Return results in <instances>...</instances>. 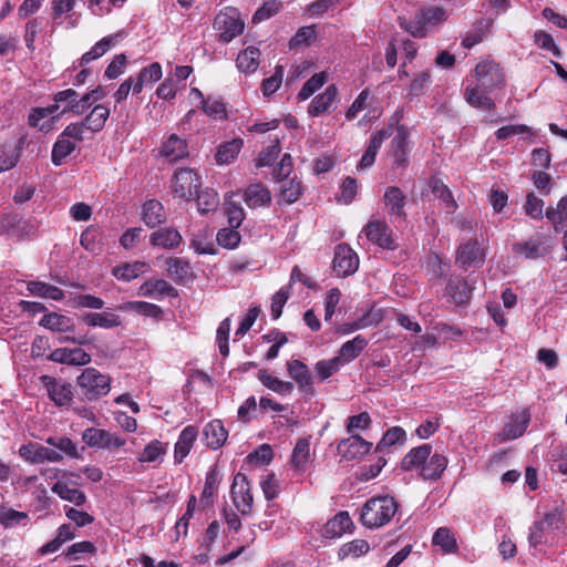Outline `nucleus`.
<instances>
[{
	"label": "nucleus",
	"mask_w": 567,
	"mask_h": 567,
	"mask_svg": "<svg viewBox=\"0 0 567 567\" xmlns=\"http://www.w3.org/2000/svg\"><path fill=\"white\" fill-rule=\"evenodd\" d=\"M400 27L416 38H423L426 35L427 32V29L423 23V20L420 19L419 11L415 13L412 20L400 18Z\"/></svg>",
	"instance_id": "nucleus-62"
},
{
	"label": "nucleus",
	"mask_w": 567,
	"mask_h": 567,
	"mask_svg": "<svg viewBox=\"0 0 567 567\" xmlns=\"http://www.w3.org/2000/svg\"><path fill=\"white\" fill-rule=\"evenodd\" d=\"M40 326L54 332H69L74 330L73 320L61 313H47L40 320Z\"/></svg>",
	"instance_id": "nucleus-35"
},
{
	"label": "nucleus",
	"mask_w": 567,
	"mask_h": 567,
	"mask_svg": "<svg viewBox=\"0 0 567 567\" xmlns=\"http://www.w3.org/2000/svg\"><path fill=\"white\" fill-rule=\"evenodd\" d=\"M551 245L549 244L548 237L544 234H534L527 240L515 243L513 245V251L516 255L523 256L526 259H538L549 254Z\"/></svg>",
	"instance_id": "nucleus-7"
},
{
	"label": "nucleus",
	"mask_w": 567,
	"mask_h": 567,
	"mask_svg": "<svg viewBox=\"0 0 567 567\" xmlns=\"http://www.w3.org/2000/svg\"><path fill=\"white\" fill-rule=\"evenodd\" d=\"M167 452V444L158 440L151 441L138 454L137 460L141 463L161 462Z\"/></svg>",
	"instance_id": "nucleus-47"
},
{
	"label": "nucleus",
	"mask_w": 567,
	"mask_h": 567,
	"mask_svg": "<svg viewBox=\"0 0 567 567\" xmlns=\"http://www.w3.org/2000/svg\"><path fill=\"white\" fill-rule=\"evenodd\" d=\"M372 443L365 441L360 435H350L342 440L337 447L338 454L348 461L364 456L370 452Z\"/></svg>",
	"instance_id": "nucleus-13"
},
{
	"label": "nucleus",
	"mask_w": 567,
	"mask_h": 567,
	"mask_svg": "<svg viewBox=\"0 0 567 567\" xmlns=\"http://www.w3.org/2000/svg\"><path fill=\"white\" fill-rule=\"evenodd\" d=\"M49 359L69 365H85L91 362V355L81 348L55 349L50 353Z\"/></svg>",
	"instance_id": "nucleus-16"
},
{
	"label": "nucleus",
	"mask_w": 567,
	"mask_h": 567,
	"mask_svg": "<svg viewBox=\"0 0 567 567\" xmlns=\"http://www.w3.org/2000/svg\"><path fill=\"white\" fill-rule=\"evenodd\" d=\"M161 155L168 162L174 163L188 156V145L186 140L171 134L161 147Z\"/></svg>",
	"instance_id": "nucleus-18"
},
{
	"label": "nucleus",
	"mask_w": 567,
	"mask_h": 567,
	"mask_svg": "<svg viewBox=\"0 0 567 567\" xmlns=\"http://www.w3.org/2000/svg\"><path fill=\"white\" fill-rule=\"evenodd\" d=\"M529 415L526 413L512 419L511 422L504 426L502 433L499 434L501 440L511 441L522 436L527 429Z\"/></svg>",
	"instance_id": "nucleus-43"
},
{
	"label": "nucleus",
	"mask_w": 567,
	"mask_h": 567,
	"mask_svg": "<svg viewBox=\"0 0 567 567\" xmlns=\"http://www.w3.org/2000/svg\"><path fill=\"white\" fill-rule=\"evenodd\" d=\"M82 440L91 447L106 449L109 432L101 429L90 427L82 433Z\"/></svg>",
	"instance_id": "nucleus-57"
},
{
	"label": "nucleus",
	"mask_w": 567,
	"mask_h": 567,
	"mask_svg": "<svg viewBox=\"0 0 567 567\" xmlns=\"http://www.w3.org/2000/svg\"><path fill=\"white\" fill-rule=\"evenodd\" d=\"M287 372L298 385L300 392L307 396L315 395L313 381L309 368L300 360H290L287 362Z\"/></svg>",
	"instance_id": "nucleus-11"
},
{
	"label": "nucleus",
	"mask_w": 567,
	"mask_h": 567,
	"mask_svg": "<svg viewBox=\"0 0 567 567\" xmlns=\"http://www.w3.org/2000/svg\"><path fill=\"white\" fill-rule=\"evenodd\" d=\"M138 295L161 299L164 296L175 297L177 296V291L164 279H151L141 285Z\"/></svg>",
	"instance_id": "nucleus-20"
},
{
	"label": "nucleus",
	"mask_w": 567,
	"mask_h": 567,
	"mask_svg": "<svg viewBox=\"0 0 567 567\" xmlns=\"http://www.w3.org/2000/svg\"><path fill=\"white\" fill-rule=\"evenodd\" d=\"M546 217L553 224L555 231H567V197H563L557 207H548Z\"/></svg>",
	"instance_id": "nucleus-41"
},
{
	"label": "nucleus",
	"mask_w": 567,
	"mask_h": 567,
	"mask_svg": "<svg viewBox=\"0 0 567 567\" xmlns=\"http://www.w3.org/2000/svg\"><path fill=\"white\" fill-rule=\"evenodd\" d=\"M474 76L476 83L468 84L465 90L467 103L484 111L493 110L495 103L488 93L505 85V76L499 64L493 60L482 61L476 65Z\"/></svg>",
	"instance_id": "nucleus-1"
},
{
	"label": "nucleus",
	"mask_w": 567,
	"mask_h": 567,
	"mask_svg": "<svg viewBox=\"0 0 567 567\" xmlns=\"http://www.w3.org/2000/svg\"><path fill=\"white\" fill-rule=\"evenodd\" d=\"M241 145L243 142L240 140L223 143L216 152V162L220 165L231 163L239 154Z\"/></svg>",
	"instance_id": "nucleus-51"
},
{
	"label": "nucleus",
	"mask_w": 567,
	"mask_h": 567,
	"mask_svg": "<svg viewBox=\"0 0 567 567\" xmlns=\"http://www.w3.org/2000/svg\"><path fill=\"white\" fill-rule=\"evenodd\" d=\"M75 142L59 135L52 148L51 159L55 166H60L64 159L75 150Z\"/></svg>",
	"instance_id": "nucleus-50"
},
{
	"label": "nucleus",
	"mask_w": 567,
	"mask_h": 567,
	"mask_svg": "<svg viewBox=\"0 0 567 567\" xmlns=\"http://www.w3.org/2000/svg\"><path fill=\"white\" fill-rule=\"evenodd\" d=\"M280 182V197L288 204L297 202L302 194L301 182L296 178H285Z\"/></svg>",
	"instance_id": "nucleus-53"
},
{
	"label": "nucleus",
	"mask_w": 567,
	"mask_h": 567,
	"mask_svg": "<svg viewBox=\"0 0 567 567\" xmlns=\"http://www.w3.org/2000/svg\"><path fill=\"white\" fill-rule=\"evenodd\" d=\"M337 94H338L337 87L334 85H329L322 94L317 95L312 100V102L309 105V110H308L309 114L312 116H318L321 113L329 110V107L334 102Z\"/></svg>",
	"instance_id": "nucleus-40"
},
{
	"label": "nucleus",
	"mask_w": 567,
	"mask_h": 567,
	"mask_svg": "<svg viewBox=\"0 0 567 567\" xmlns=\"http://www.w3.org/2000/svg\"><path fill=\"white\" fill-rule=\"evenodd\" d=\"M45 443L58 451L59 453L70 458H82V451H84V447H81V450L78 447V445L68 436H49L45 440Z\"/></svg>",
	"instance_id": "nucleus-29"
},
{
	"label": "nucleus",
	"mask_w": 567,
	"mask_h": 567,
	"mask_svg": "<svg viewBox=\"0 0 567 567\" xmlns=\"http://www.w3.org/2000/svg\"><path fill=\"white\" fill-rule=\"evenodd\" d=\"M18 453L21 458L30 464L59 463L63 460L61 453L37 442L21 445Z\"/></svg>",
	"instance_id": "nucleus-6"
},
{
	"label": "nucleus",
	"mask_w": 567,
	"mask_h": 567,
	"mask_svg": "<svg viewBox=\"0 0 567 567\" xmlns=\"http://www.w3.org/2000/svg\"><path fill=\"white\" fill-rule=\"evenodd\" d=\"M244 200L250 208L265 207L271 202V193L264 184L255 183L245 189Z\"/></svg>",
	"instance_id": "nucleus-21"
},
{
	"label": "nucleus",
	"mask_w": 567,
	"mask_h": 567,
	"mask_svg": "<svg viewBox=\"0 0 567 567\" xmlns=\"http://www.w3.org/2000/svg\"><path fill=\"white\" fill-rule=\"evenodd\" d=\"M326 82L323 72L312 75L301 87L298 93L299 101L308 100L316 91H318Z\"/></svg>",
	"instance_id": "nucleus-60"
},
{
	"label": "nucleus",
	"mask_w": 567,
	"mask_h": 567,
	"mask_svg": "<svg viewBox=\"0 0 567 567\" xmlns=\"http://www.w3.org/2000/svg\"><path fill=\"white\" fill-rule=\"evenodd\" d=\"M365 236L369 240L385 249H394V241L391 236L389 226L379 220L369 221L364 228Z\"/></svg>",
	"instance_id": "nucleus-17"
},
{
	"label": "nucleus",
	"mask_w": 567,
	"mask_h": 567,
	"mask_svg": "<svg viewBox=\"0 0 567 567\" xmlns=\"http://www.w3.org/2000/svg\"><path fill=\"white\" fill-rule=\"evenodd\" d=\"M76 382L87 400H96L106 395L111 389L110 377L102 374L94 368H86L78 377Z\"/></svg>",
	"instance_id": "nucleus-3"
},
{
	"label": "nucleus",
	"mask_w": 567,
	"mask_h": 567,
	"mask_svg": "<svg viewBox=\"0 0 567 567\" xmlns=\"http://www.w3.org/2000/svg\"><path fill=\"white\" fill-rule=\"evenodd\" d=\"M431 453L432 446L430 444L414 447L402 458L401 466L404 471H417L420 473Z\"/></svg>",
	"instance_id": "nucleus-22"
},
{
	"label": "nucleus",
	"mask_w": 567,
	"mask_h": 567,
	"mask_svg": "<svg viewBox=\"0 0 567 567\" xmlns=\"http://www.w3.org/2000/svg\"><path fill=\"white\" fill-rule=\"evenodd\" d=\"M340 358L334 357L329 360H320L315 365V371L317 375L320 378V380H326L329 377H331L333 373H336L340 365H341Z\"/></svg>",
	"instance_id": "nucleus-63"
},
{
	"label": "nucleus",
	"mask_w": 567,
	"mask_h": 567,
	"mask_svg": "<svg viewBox=\"0 0 567 567\" xmlns=\"http://www.w3.org/2000/svg\"><path fill=\"white\" fill-rule=\"evenodd\" d=\"M433 545L441 547L445 553H453L457 549L456 539L446 527H440L433 535Z\"/></svg>",
	"instance_id": "nucleus-56"
},
{
	"label": "nucleus",
	"mask_w": 567,
	"mask_h": 567,
	"mask_svg": "<svg viewBox=\"0 0 567 567\" xmlns=\"http://www.w3.org/2000/svg\"><path fill=\"white\" fill-rule=\"evenodd\" d=\"M408 140L409 133L404 126H399L396 128V134L393 137L392 145V156L394 158V163L398 166H405L408 162Z\"/></svg>",
	"instance_id": "nucleus-27"
},
{
	"label": "nucleus",
	"mask_w": 567,
	"mask_h": 567,
	"mask_svg": "<svg viewBox=\"0 0 567 567\" xmlns=\"http://www.w3.org/2000/svg\"><path fill=\"white\" fill-rule=\"evenodd\" d=\"M447 458L439 453L429 456L420 471V476L424 480H437L447 466Z\"/></svg>",
	"instance_id": "nucleus-31"
},
{
	"label": "nucleus",
	"mask_w": 567,
	"mask_h": 567,
	"mask_svg": "<svg viewBox=\"0 0 567 567\" xmlns=\"http://www.w3.org/2000/svg\"><path fill=\"white\" fill-rule=\"evenodd\" d=\"M567 518V509L564 502H555V506L547 513H545L544 518L540 522H544V525L547 529L555 530L560 529L565 524Z\"/></svg>",
	"instance_id": "nucleus-45"
},
{
	"label": "nucleus",
	"mask_w": 567,
	"mask_h": 567,
	"mask_svg": "<svg viewBox=\"0 0 567 567\" xmlns=\"http://www.w3.org/2000/svg\"><path fill=\"white\" fill-rule=\"evenodd\" d=\"M485 259L484 249L481 248L478 241L470 240L458 247L456 252V262L463 269L471 267L478 268L483 265Z\"/></svg>",
	"instance_id": "nucleus-10"
},
{
	"label": "nucleus",
	"mask_w": 567,
	"mask_h": 567,
	"mask_svg": "<svg viewBox=\"0 0 567 567\" xmlns=\"http://www.w3.org/2000/svg\"><path fill=\"white\" fill-rule=\"evenodd\" d=\"M82 321L89 327H99L103 329H112L121 324L120 316L110 312H89L82 317Z\"/></svg>",
	"instance_id": "nucleus-30"
},
{
	"label": "nucleus",
	"mask_w": 567,
	"mask_h": 567,
	"mask_svg": "<svg viewBox=\"0 0 567 567\" xmlns=\"http://www.w3.org/2000/svg\"><path fill=\"white\" fill-rule=\"evenodd\" d=\"M236 508L244 515L249 514L252 506V495L246 475L237 473L230 489Z\"/></svg>",
	"instance_id": "nucleus-9"
},
{
	"label": "nucleus",
	"mask_w": 567,
	"mask_h": 567,
	"mask_svg": "<svg viewBox=\"0 0 567 567\" xmlns=\"http://www.w3.org/2000/svg\"><path fill=\"white\" fill-rule=\"evenodd\" d=\"M257 378L264 386L282 396L290 395L295 389L292 382L280 380L267 370H259Z\"/></svg>",
	"instance_id": "nucleus-26"
},
{
	"label": "nucleus",
	"mask_w": 567,
	"mask_h": 567,
	"mask_svg": "<svg viewBox=\"0 0 567 567\" xmlns=\"http://www.w3.org/2000/svg\"><path fill=\"white\" fill-rule=\"evenodd\" d=\"M205 444L214 450L223 446L228 437V431L220 420L208 422L203 430Z\"/></svg>",
	"instance_id": "nucleus-19"
},
{
	"label": "nucleus",
	"mask_w": 567,
	"mask_h": 567,
	"mask_svg": "<svg viewBox=\"0 0 567 567\" xmlns=\"http://www.w3.org/2000/svg\"><path fill=\"white\" fill-rule=\"evenodd\" d=\"M162 75V65L158 62H153L148 66L143 68L134 79L133 94L141 93L145 85L157 82Z\"/></svg>",
	"instance_id": "nucleus-25"
},
{
	"label": "nucleus",
	"mask_w": 567,
	"mask_h": 567,
	"mask_svg": "<svg viewBox=\"0 0 567 567\" xmlns=\"http://www.w3.org/2000/svg\"><path fill=\"white\" fill-rule=\"evenodd\" d=\"M143 220L148 227H155L165 220L164 207L155 199L147 200L143 206Z\"/></svg>",
	"instance_id": "nucleus-46"
},
{
	"label": "nucleus",
	"mask_w": 567,
	"mask_h": 567,
	"mask_svg": "<svg viewBox=\"0 0 567 567\" xmlns=\"http://www.w3.org/2000/svg\"><path fill=\"white\" fill-rule=\"evenodd\" d=\"M197 209L202 215L216 210L219 204L218 194L213 188L197 192Z\"/></svg>",
	"instance_id": "nucleus-54"
},
{
	"label": "nucleus",
	"mask_w": 567,
	"mask_h": 567,
	"mask_svg": "<svg viewBox=\"0 0 567 567\" xmlns=\"http://www.w3.org/2000/svg\"><path fill=\"white\" fill-rule=\"evenodd\" d=\"M41 381L49 398L59 406L69 404L73 399L72 385L50 375H42Z\"/></svg>",
	"instance_id": "nucleus-12"
},
{
	"label": "nucleus",
	"mask_w": 567,
	"mask_h": 567,
	"mask_svg": "<svg viewBox=\"0 0 567 567\" xmlns=\"http://www.w3.org/2000/svg\"><path fill=\"white\" fill-rule=\"evenodd\" d=\"M310 462V442L306 437L298 439L291 455V464L295 471L303 473Z\"/></svg>",
	"instance_id": "nucleus-33"
},
{
	"label": "nucleus",
	"mask_w": 567,
	"mask_h": 567,
	"mask_svg": "<svg viewBox=\"0 0 567 567\" xmlns=\"http://www.w3.org/2000/svg\"><path fill=\"white\" fill-rule=\"evenodd\" d=\"M29 292L41 298L60 301L64 298V292L56 286L42 281H30L27 286Z\"/></svg>",
	"instance_id": "nucleus-42"
},
{
	"label": "nucleus",
	"mask_w": 567,
	"mask_h": 567,
	"mask_svg": "<svg viewBox=\"0 0 567 567\" xmlns=\"http://www.w3.org/2000/svg\"><path fill=\"white\" fill-rule=\"evenodd\" d=\"M167 272L177 280H185L192 275L189 262L178 257H169L166 260Z\"/></svg>",
	"instance_id": "nucleus-55"
},
{
	"label": "nucleus",
	"mask_w": 567,
	"mask_h": 567,
	"mask_svg": "<svg viewBox=\"0 0 567 567\" xmlns=\"http://www.w3.org/2000/svg\"><path fill=\"white\" fill-rule=\"evenodd\" d=\"M214 28L218 32L220 41L228 43L243 32L244 22L235 9L227 8L216 16Z\"/></svg>",
	"instance_id": "nucleus-5"
},
{
	"label": "nucleus",
	"mask_w": 567,
	"mask_h": 567,
	"mask_svg": "<svg viewBox=\"0 0 567 567\" xmlns=\"http://www.w3.org/2000/svg\"><path fill=\"white\" fill-rule=\"evenodd\" d=\"M260 51L255 47H248L241 51L236 60L238 70L243 73H254L259 66Z\"/></svg>",
	"instance_id": "nucleus-39"
},
{
	"label": "nucleus",
	"mask_w": 567,
	"mask_h": 567,
	"mask_svg": "<svg viewBox=\"0 0 567 567\" xmlns=\"http://www.w3.org/2000/svg\"><path fill=\"white\" fill-rule=\"evenodd\" d=\"M367 346L368 340L363 336L358 334L341 346L338 358H340L342 363H349L358 358Z\"/></svg>",
	"instance_id": "nucleus-36"
},
{
	"label": "nucleus",
	"mask_w": 567,
	"mask_h": 567,
	"mask_svg": "<svg viewBox=\"0 0 567 567\" xmlns=\"http://www.w3.org/2000/svg\"><path fill=\"white\" fill-rule=\"evenodd\" d=\"M123 311H135L142 316L158 319L163 315L161 307L146 301H128L118 307Z\"/></svg>",
	"instance_id": "nucleus-48"
},
{
	"label": "nucleus",
	"mask_w": 567,
	"mask_h": 567,
	"mask_svg": "<svg viewBox=\"0 0 567 567\" xmlns=\"http://www.w3.org/2000/svg\"><path fill=\"white\" fill-rule=\"evenodd\" d=\"M122 35V32H117L114 34H110L107 37H104L99 42H96L90 51L85 52L81 60L80 65L87 64L102 55H104L112 47L115 45L118 38Z\"/></svg>",
	"instance_id": "nucleus-28"
},
{
	"label": "nucleus",
	"mask_w": 567,
	"mask_h": 567,
	"mask_svg": "<svg viewBox=\"0 0 567 567\" xmlns=\"http://www.w3.org/2000/svg\"><path fill=\"white\" fill-rule=\"evenodd\" d=\"M181 241V234L173 228H161L151 235V244L165 249H173L177 247Z\"/></svg>",
	"instance_id": "nucleus-37"
},
{
	"label": "nucleus",
	"mask_w": 567,
	"mask_h": 567,
	"mask_svg": "<svg viewBox=\"0 0 567 567\" xmlns=\"http://www.w3.org/2000/svg\"><path fill=\"white\" fill-rule=\"evenodd\" d=\"M150 269L144 261L125 262L113 268V276L122 281H131Z\"/></svg>",
	"instance_id": "nucleus-32"
},
{
	"label": "nucleus",
	"mask_w": 567,
	"mask_h": 567,
	"mask_svg": "<svg viewBox=\"0 0 567 567\" xmlns=\"http://www.w3.org/2000/svg\"><path fill=\"white\" fill-rule=\"evenodd\" d=\"M284 72L285 69L282 65H277L275 68V72L271 76L264 79L260 85L262 95L265 97L271 96L274 93H276L279 87L281 86L282 79H284Z\"/></svg>",
	"instance_id": "nucleus-58"
},
{
	"label": "nucleus",
	"mask_w": 567,
	"mask_h": 567,
	"mask_svg": "<svg viewBox=\"0 0 567 567\" xmlns=\"http://www.w3.org/2000/svg\"><path fill=\"white\" fill-rule=\"evenodd\" d=\"M359 267V257L357 252L347 244H340L336 247L333 258V269L342 277L354 274Z\"/></svg>",
	"instance_id": "nucleus-8"
},
{
	"label": "nucleus",
	"mask_w": 567,
	"mask_h": 567,
	"mask_svg": "<svg viewBox=\"0 0 567 567\" xmlns=\"http://www.w3.org/2000/svg\"><path fill=\"white\" fill-rule=\"evenodd\" d=\"M474 287L470 285L464 278L453 275L449 278L445 288V295L449 300L456 306L466 305L471 297Z\"/></svg>",
	"instance_id": "nucleus-14"
},
{
	"label": "nucleus",
	"mask_w": 567,
	"mask_h": 567,
	"mask_svg": "<svg viewBox=\"0 0 567 567\" xmlns=\"http://www.w3.org/2000/svg\"><path fill=\"white\" fill-rule=\"evenodd\" d=\"M109 116L110 109L104 104H96L83 118V122L86 125V130L96 133L103 130Z\"/></svg>",
	"instance_id": "nucleus-38"
},
{
	"label": "nucleus",
	"mask_w": 567,
	"mask_h": 567,
	"mask_svg": "<svg viewBox=\"0 0 567 567\" xmlns=\"http://www.w3.org/2000/svg\"><path fill=\"white\" fill-rule=\"evenodd\" d=\"M49 116L52 120H56L55 113L51 105L47 107H33L31 109L28 116V124L31 127L39 128L40 131H48L50 130L51 124L44 120Z\"/></svg>",
	"instance_id": "nucleus-44"
},
{
	"label": "nucleus",
	"mask_w": 567,
	"mask_h": 567,
	"mask_svg": "<svg viewBox=\"0 0 567 567\" xmlns=\"http://www.w3.org/2000/svg\"><path fill=\"white\" fill-rule=\"evenodd\" d=\"M197 429L193 425L186 426L179 434L175 444L174 458L176 463H182L189 454L190 449L197 437Z\"/></svg>",
	"instance_id": "nucleus-24"
},
{
	"label": "nucleus",
	"mask_w": 567,
	"mask_h": 567,
	"mask_svg": "<svg viewBox=\"0 0 567 567\" xmlns=\"http://www.w3.org/2000/svg\"><path fill=\"white\" fill-rule=\"evenodd\" d=\"M281 9V2L278 0L266 1L252 16V22L259 23L274 17Z\"/></svg>",
	"instance_id": "nucleus-64"
},
{
	"label": "nucleus",
	"mask_w": 567,
	"mask_h": 567,
	"mask_svg": "<svg viewBox=\"0 0 567 567\" xmlns=\"http://www.w3.org/2000/svg\"><path fill=\"white\" fill-rule=\"evenodd\" d=\"M53 104H51L56 120L63 116L66 113H72L78 115V100H76V91L74 89H65L59 91L52 96Z\"/></svg>",
	"instance_id": "nucleus-15"
},
{
	"label": "nucleus",
	"mask_w": 567,
	"mask_h": 567,
	"mask_svg": "<svg viewBox=\"0 0 567 567\" xmlns=\"http://www.w3.org/2000/svg\"><path fill=\"white\" fill-rule=\"evenodd\" d=\"M200 185L199 175L190 168L176 171L171 181V188L174 195L185 200L193 199Z\"/></svg>",
	"instance_id": "nucleus-4"
},
{
	"label": "nucleus",
	"mask_w": 567,
	"mask_h": 567,
	"mask_svg": "<svg viewBox=\"0 0 567 567\" xmlns=\"http://www.w3.org/2000/svg\"><path fill=\"white\" fill-rule=\"evenodd\" d=\"M396 511L398 504L393 497H372L363 505L360 520L368 528H378L388 524Z\"/></svg>",
	"instance_id": "nucleus-2"
},
{
	"label": "nucleus",
	"mask_w": 567,
	"mask_h": 567,
	"mask_svg": "<svg viewBox=\"0 0 567 567\" xmlns=\"http://www.w3.org/2000/svg\"><path fill=\"white\" fill-rule=\"evenodd\" d=\"M352 519L348 512H340L333 518L328 520L326 533L332 537H340L352 527Z\"/></svg>",
	"instance_id": "nucleus-49"
},
{
	"label": "nucleus",
	"mask_w": 567,
	"mask_h": 567,
	"mask_svg": "<svg viewBox=\"0 0 567 567\" xmlns=\"http://www.w3.org/2000/svg\"><path fill=\"white\" fill-rule=\"evenodd\" d=\"M383 200L388 213L392 217L404 218L405 196L396 186H390L385 189Z\"/></svg>",
	"instance_id": "nucleus-23"
},
{
	"label": "nucleus",
	"mask_w": 567,
	"mask_h": 567,
	"mask_svg": "<svg viewBox=\"0 0 567 567\" xmlns=\"http://www.w3.org/2000/svg\"><path fill=\"white\" fill-rule=\"evenodd\" d=\"M52 492L63 501L70 502L75 506H82L86 502V495L83 491L71 487L66 482L58 481L52 486Z\"/></svg>",
	"instance_id": "nucleus-34"
},
{
	"label": "nucleus",
	"mask_w": 567,
	"mask_h": 567,
	"mask_svg": "<svg viewBox=\"0 0 567 567\" xmlns=\"http://www.w3.org/2000/svg\"><path fill=\"white\" fill-rule=\"evenodd\" d=\"M432 190L434 195L444 203L447 214H452L455 212L457 204L454 200L452 193L446 185H444L441 181H434L432 185Z\"/></svg>",
	"instance_id": "nucleus-59"
},
{
	"label": "nucleus",
	"mask_w": 567,
	"mask_h": 567,
	"mask_svg": "<svg viewBox=\"0 0 567 567\" xmlns=\"http://www.w3.org/2000/svg\"><path fill=\"white\" fill-rule=\"evenodd\" d=\"M317 35L315 25L301 27L289 42L290 49L310 44Z\"/></svg>",
	"instance_id": "nucleus-61"
},
{
	"label": "nucleus",
	"mask_w": 567,
	"mask_h": 567,
	"mask_svg": "<svg viewBox=\"0 0 567 567\" xmlns=\"http://www.w3.org/2000/svg\"><path fill=\"white\" fill-rule=\"evenodd\" d=\"M420 19L423 20L426 29L436 27L447 19V12L442 7L431 6L419 10Z\"/></svg>",
	"instance_id": "nucleus-52"
}]
</instances>
